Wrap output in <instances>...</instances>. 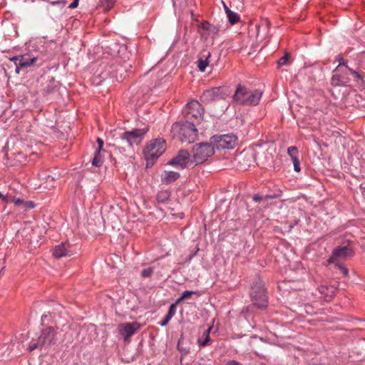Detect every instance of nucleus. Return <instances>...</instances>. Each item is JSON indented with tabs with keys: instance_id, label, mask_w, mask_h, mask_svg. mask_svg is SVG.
Here are the masks:
<instances>
[{
	"instance_id": "f257e3e1",
	"label": "nucleus",
	"mask_w": 365,
	"mask_h": 365,
	"mask_svg": "<svg viewBox=\"0 0 365 365\" xmlns=\"http://www.w3.org/2000/svg\"><path fill=\"white\" fill-rule=\"evenodd\" d=\"M214 153V145L210 142L197 143L192 147V154L184 152V168H194L204 163Z\"/></svg>"
},
{
	"instance_id": "f03ea898",
	"label": "nucleus",
	"mask_w": 365,
	"mask_h": 365,
	"mask_svg": "<svg viewBox=\"0 0 365 365\" xmlns=\"http://www.w3.org/2000/svg\"><path fill=\"white\" fill-rule=\"evenodd\" d=\"M165 150L166 141L163 138H156L150 141L143 150L147 167L152 166Z\"/></svg>"
},
{
	"instance_id": "7ed1b4c3",
	"label": "nucleus",
	"mask_w": 365,
	"mask_h": 365,
	"mask_svg": "<svg viewBox=\"0 0 365 365\" xmlns=\"http://www.w3.org/2000/svg\"><path fill=\"white\" fill-rule=\"evenodd\" d=\"M262 96V93L257 90L250 91L245 86L239 85L233 98L235 101L244 106L257 105Z\"/></svg>"
},
{
	"instance_id": "20e7f679",
	"label": "nucleus",
	"mask_w": 365,
	"mask_h": 365,
	"mask_svg": "<svg viewBox=\"0 0 365 365\" xmlns=\"http://www.w3.org/2000/svg\"><path fill=\"white\" fill-rule=\"evenodd\" d=\"M56 331L51 327L43 329L41 334L36 340L33 339L28 347L29 351H33L35 349L41 347L43 346H50L56 343Z\"/></svg>"
},
{
	"instance_id": "39448f33",
	"label": "nucleus",
	"mask_w": 365,
	"mask_h": 365,
	"mask_svg": "<svg viewBox=\"0 0 365 365\" xmlns=\"http://www.w3.org/2000/svg\"><path fill=\"white\" fill-rule=\"evenodd\" d=\"M250 296L253 306L259 309H262L267 307V299L266 290L261 281H257L253 284Z\"/></svg>"
},
{
	"instance_id": "423d86ee",
	"label": "nucleus",
	"mask_w": 365,
	"mask_h": 365,
	"mask_svg": "<svg viewBox=\"0 0 365 365\" xmlns=\"http://www.w3.org/2000/svg\"><path fill=\"white\" fill-rule=\"evenodd\" d=\"M210 143L217 150L233 149L237 143V138L235 135H213L210 138Z\"/></svg>"
},
{
	"instance_id": "0eeeda50",
	"label": "nucleus",
	"mask_w": 365,
	"mask_h": 365,
	"mask_svg": "<svg viewBox=\"0 0 365 365\" xmlns=\"http://www.w3.org/2000/svg\"><path fill=\"white\" fill-rule=\"evenodd\" d=\"M148 130V127L133 129L130 131H126L122 133L120 138L121 140L126 141L130 146H133V145H139Z\"/></svg>"
},
{
	"instance_id": "6e6552de",
	"label": "nucleus",
	"mask_w": 365,
	"mask_h": 365,
	"mask_svg": "<svg viewBox=\"0 0 365 365\" xmlns=\"http://www.w3.org/2000/svg\"><path fill=\"white\" fill-rule=\"evenodd\" d=\"M228 93L225 88L222 87H213L203 92L201 96V100L204 102H211L217 99H224Z\"/></svg>"
},
{
	"instance_id": "1a4fd4ad",
	"label": "nucleus",
	"mask_w": 365,
	"mask_h": 365,
	"mask_svg": "<svg viewBox=\"0 0 365 365\" xmlns=\"http://www.w3.org/2000/svg\"><path fill=\"white\" fill-rule=\"evenodd\" d=\"M184 113H185L186 120L189 121L192 118L198 120L203 114V108L198 101L192 100L187 103Z\"/></svg>"
},
{
	"instance_id": "9d476101",
	"label": "nucleus",
	"mask_w": 365,
	"mask_h": 365,
	"mask_svg": "<svg viewBox=\"0 0 365 365\" xmlns=\"http://www.w3.org/2000/svg\"><path fill=\"white\" fill-rule=\"evenodd\" d=\"M352 250L348 246L337 247L332 252V255L327 260L328 264H334L340 261L346 260L352 255Z\"/></svg>"
},
{
	"instance_id": "9b49d317",
	"label": "nucleus",
	"mask_w": 365,
	"mask_h": 365,
	"mask_svg": "<svg viewBox=\"0 0 365 365\" xmlns=\"http://www.w3.org/2000/svg\"><path fill=\"white\" fill-rule=\"evenodd\" d=\"M141 327L142 325L137 322L132 323L124 322L118 324V331L124 340L127 341Z\"/></svg>"
},
{
	"instance_id": "f8f14e48",
	"label": "nucleus",
	"mask_w": 365,
	"mask_h": 365,
	"mask_svg": "<svg viewBox=\"0 0 365 365\" xmlns=\"http://www.w3.org/2000/svg\"><path fill=\"white\" fill-rule=\"evenodd\" d=\"M198 133L194 123L186 120L184 123V141L187 140L188 143H192L197 140Z\"/></svg>"
},
{
	"instance_id": "ddd939ff",
	"label": "nucleus",
	"mask_w": 365,
	"mask_h": 365,
	"mask_svg": "<svg viewBox=\"0 0 365 365\" xmlns=\"http://www.w3.org/2000/svg\"><path fill=\"white\" fill-rule=\"evenodd\" d=\"M72 247L68 242L61 243L56 246L53 251V255L56 258H61L71 256L74 252L72 250Z\"/></svg>"
},
{
	"instance_id": "4468645a",
	"label": "nucleus",
	"mask_w": 365,
	"mask_h": 365,
	"mask_svg": "<svg viewBox=\"0 0 365 365\" xmlns=\"http://www.w3.org/2000/svg\"><path fill=\"white\" fill-rule=\"evenodd\" d=\"M36 61V57L31 58L29 55H21L20 61L16 63V72L19 73L20 68H24L31 66Z\"/></svg>"
},
{
	"instance_id": "2eb2a0df",
	"label": "nucleus",
	"mask_w": 365,
	"mask_h": 365,
	"mask_svg": "<svg viewBox=\"0 0 365 365\" xmlns=\"http://www.w3.org/2000/svg\"><path fill=\"white\" fill-rule=\"evenodd\" d=\"M180 177V173L178 172L165 170L160 175V180L162 183L168 185L175 182Z\"/></svg>"
},
{
	"instance_id": "dca6fc26",
	"label": "nucleus",
	"mask_w": 365,
	"mask_h": 365,
	"mask_svg": "<svg viewBox=\"0 0 365 365\" xmlns=\"http://www.w3.org/2000/svg\"><path fill=\"white\" fill-rule=\"evenodd\" d=\"M212 329V327L209 326L206 329H203L202 332V336L197 338L198 349L208 346L211 341L210 336V332Z\"/></svg>"
},
{
	"instance_id": "f3484780",
	"label": "nucleus",
	"mask_w": 365,
	"mask_h": 365,
	"mask_svg": "<svg viewBox=\"0 0 365 365\" xmlns=\"http://www.w3.org/2000/svg\"><path fill=\"white\" fill-rule=\"evenodd\" d=\"M319 292L325 300L329 301L335 295L336 288L334 286L323 284L319 286Z\"/></svg>"
},
{
	"instance_id": "a211bd4d",
	"label": "nucleus",
	"mask_w": 365,
	"mask_h": 365,
	"mask_svg": "<svg viewBox=\"0 0 365 365\" xmlns=\"http://www.w3.org/2000/svg\"><path fill=\"white\" fill-rule=\"evenodd\" d=\"M171 135L173 138L182 141V123L181 122H176L172 125Z\"/></svg>"
},
{
	"instance_id": "6ab92c4d",
	"label": "nucleus",
	"mask_w": 365,
	"mask_h": 365,
	"mask_svg": "<svg viewBox=\"0 0 365 365\" xmlns=\"http://www.w3.org/2000/svg\"><path fill=\"white\" fill-rule=\"evenodd\" d=\"M211 53L207 52L206 54L202 55L197 62V66L201 72H204L206 68L209 66L210 61V58Z\"/></svg>"
},
{
	"instance_id": "aec40b11",
	"label": "nucleus",
	"mask_w": 365,
	"mask_h": 365,
	"mask_svg": "<svg viewBox=\"0 0 365 365\" xmlns=\"http://www.w3.org/2000/svg\"><path fill=\"white\" fill-rule=\"evenodd\" d=\"M200 27L202 29H203L207 32L208 36H214L219 31V29L217 26H216L215 25H212L207 21L202 22L201 24Z\"/></svg>"
},
{
	"instance_id": "412c9836",
	"label": "nucleus",
	"mask_w": 365,
	"mask_h": 365,
	"mask_svg": "<svg viewBox=\"0 0 365 365\" xmlns=\"http://www.w3.org/2000/svg\"><path fill=\"white\" fill-rule=\"evenodd\" d=\"M223 4L225 13L227 14L230 23L231 24H235L237 23L240 21V16L237 13L231 11L225 3H223Z\"/></svg>"
},
{
	"instance_id": "4be33fe9",
	"label": "nucleus",
	"mask_w": 365,
	"mask_h": 365,
	"mask_svg": "<svg viewBox=\"0 0 365 365\" xmlns=\"http://www.w3.org/2000/svg\"><path fill=\"white\" fill-rule=\"evenodd\" d=\"M168 165H173V166H182V150H180L178 151V155L171 159L168 163Z\"/></svg>"
},
{
	"instance_id": "5701e85b",
	"label": "nucleus",
	"mask_w": 365,
	"mask_h": 365,
	"mask_svg": "<svg viewBox=\"0 0 365 365\" xmlns=\"http://www.w3.org/2000/svg\"><path fill=\"white\" fill-rule=\"evenodd\" d=\"M103 163V158L100 150H96L94 158L92 160V165L96 167H100Z\"/></svg>"
},
{
	"instance_id": "b1692460",
	"label": "nucleus",
	"mask_w": 365,
	"mask_h": 365,
	"mask_svg": "<svg viewBox=\"0 0 365 365\" xmlns=\"http://www.w3.org/2000/svg\"><path fill=\"white\" fill-rule=\"evenodd\" d=\"M182 301V295L180 296L175 304H173L169 309V312L166 316H169V318L171 319L175 314L176 307L178 304H180Z\"/></svg>"
},
{
	"instance_id": "393cba45",
	"label": "nucleus",
	"mask_w": 365,
	"mask_h": 365,
	"mask_svg": "<svg viewBox=\"0 0 365 365\" xmlns=\"http://www.w3.org/2000/svg\"><path fill=\"white\" fill-rule=\"evenodd\" d=\"M45 183H46V187L47 188H50V187H54V181L56 180V175H48L46 178H45Z\"/></svg>"
},
{
	"instance_id": "a878e982",
	"label": "nucleus",
	"mask_w": 365,
	"mask_h": 365,
	"mask_svg": "<svg viewBox=\"0 0 365 365\" xmlns=\"http://www.w3.org/2000/svg\"><path fill=\"white\" fill-rule=\"evenodd\" d=\"M287 153L292 160H294V158H297L298 150L297 147L291 146L288 148Z\"/></svg>"
},
{
	"instance_id": "bb28decb",
	"label": "nucleus",
	"mask_w": 365,
	"mask_h": 365,
	"mask_svg": "<svg viewBox=\"0 0 365 365\" xmlns=\"http://www.w3.org/2000/svg\"><path fill=\"white\" fill-rule=\"evenodd\" d=\"M8 201L14 203V205L18 207H21L24 200L21 198H16L15 197H9Z\"/></svg>"
},
{
	"instance_id": "cd10ccee",
	"label": "nucleus",
	"mask_w": 365,
	"mask_h": 365,
	"mask_svg": "<svg viewBox=\"0 0 365 365\" xmlns=\"http://www.w3.org/2000/svg\"><path fill=\"white\" fill-rule=\"evenodd\" d=\"M35 207V204L33 201H24L21 208H24L25 211H28Z\"/></svg>"
},
{
	"instance_id": "c85d7f7f",
	"label": "nucleus",
	"mask_w": 365,
	"mask_h": 365,
	"mask_svg": "<svg viewBox=\"0 0 365 365\" xmlns=\"http://www.w3.org/2000/svg\"><path fill=\"white\" fill-rule=\"evenodd\" d=\"M115 0H101L102 6H105L106 10H109L114 4Z\"/></svg>"
},
{
	"instance_id": "c756f323",
	"label": "nucleus",
	"mask_w": 365,
	"mask_h": 365,
	"mask_svg": "<svg viewBox=\"0 0 365 365\" xmlns=\"http://www.w3.org/2000/svg\"><path fill=\"white\" fill-rule=\"evenodd\" d=\"M191 295H194L196 298H198L200 294L197 291H184V299L189 298Z\"/></svg>"
},
{
	"instance_id": "7c9ffc66",
	"label": "nucleus",
	"mask_w": 365,
	"mask_h": 365,
	"mask_svg": "<svg viewBox=\"0 0 365 365\" xmlns=\"http://www.w3.org/2000/svg\"><path fill=\"white\" fill-rule=\"evenodd\" d=\"M153 273V269L151 267H148L147 269H145L141 272V276L143 277L147 278L150 277Z\"/></svg>"
},
{
	"instance_id": "2f4dec72",
	"label": "nucleus",
	"mask_w": 365,
	"mask_h": 365,
	"mask_svg": "<svg viewBox=\"0 0 365 365\" xmlns=\"http://www.w3.org/2000/svg\"><path fill=\"white\" fill-rule=\"evenodd\" d=\"M289 59V55L288 53H285L284 56H283L278 61V65L282 66L285 65L288 63Z\"/></svg>"
},
{
	"instance_id": "473e14b6",
	"label": "nucleus",
	"mask_w": 365,
	"mask_h": 365,
	"mask_svg": "<svg viewBox=\"0 0 365 365\" xmlns=\"http://www.w3.org/2000/svg\"><path fill=\"white\" fill-rule=\"evenodd\" d=\"M271 198H272V197L270 195L260 196L259 195H255L253 196V200H255V202H259L262 200H268Z\"/></svg>"
},
{
	"instance_id": "72a5a7b5",
	"label": "nucleus",
	"mask_w": 365,
	"mask_h": 365,
	"mask_svg": "<svg viewBox=\"0 0 365 365\" xmlns=\"http://www.w3.org/2000/svg\"><path fill=\"white\" fill-rule=\"evenodd\" d=\"M335 266L336 267H338L339 269L341 270V272H343V274L345 275V276H347L348 274H349V271L348 269L341 264L339 263V262H336Z\"/></svg>"
},
{
	"instance_id": "f704fd0d",
	"label": "nucleus",
	"mask_w": 365,
	"mask_h": 365,
	"mask_svg": "<svg viewBox=\"0 0 365 365\" xmlns=\"http://www.w3.org/2000/svg\"><path fill=\"white\" fill-rule=\"evenodd\" d=\"M341 81L339 75H334L331 78V83L333 86H336L339 85V82Z\"/></svg>"
},
{
	"instance_id": "c9c22d12",
	"label": "nucleus",
	"mask_w": 365,
	"mask_h": 365,
	"mask_svg": "<svg viewBox=\"0 0 365 365\" xmlns=\"http://www.w3.org/2000/svg\"><path fill=\"white\" fill-rule=\"evenodd\" d=\"M294 164V169L296 172L300 171V167H299V161L298 160V158H294V160H292Z\"/></svg>"
},
{
	"instance_id": "e433bc0d",
	"label": "nucleus",
	"mask_w": 365,
	"mask_h": 365,
	"mask_svg": "<svg viewBox=\"0 0 365 365\" xmlns=\"http://www.w3.org/2000/svg\"><path fill=\"white\" fill-rule=\"evenodd\" d=\"M349 71H350L351 73H352L353 75H354V76L359 79V80H361L363 81V78L362 76L358 73L356 72V71L350 68L349 67L348 68Z\"/></svg>"
},
{
	"instance_id": "4c0bfd02",
	"label": "nucleus",
	"mask_w": 365,
	"mask_h": 365,
	"mask_svg": "<svg viewBox=\"0 0 365 365\" xmlns=\"http://www.w3.org/2000/svg\"><path fill=\"white\" fill-rule=\"evenodd\" d=\"M336 60L339 62V66L343 65L345 66L347 68H349L346 63L344 62L343 57L341 55H339L336 57Z\"/></svg>"
},
{
	"instance_id": "58836bf2",
	"label": "nucleus",
	"mask_w": 365,
	"mask_h": 365,
	"mask_svg": "<svg viewBox=\"0 0 365 365\" xmlns=\"http://www.w3.org/2000/svg\"><path fill=\"white\" fill-rule=\"evenodd\" d=\"M97 143L98 144V148L97 150H100L101 151L102 150V148H103V140L101 138H97Z\"/></svg>"
},
{
	"instance_id": "ea45409f",
	"label": "nucleus",
	"mask_w": 365,
	"mask_h": 365,
	"mask_svg": "<svg viewBox=\"0 0 365 365\" xmlns=\"http://www.w3.org/2000/svg\"><path fill=\"white\" fill-rule=\"evenodd\" d=\"M170 320V319L169 318V316H166V317H165V318L164 319V320H163V321H162V322L160 323V324L161 326H165V325L168 323V322H169Z\"/></svg>"
},
{
	"instance_id": "a19ab883",
	"label": "nucleus",
	"mask_w": 365,
	"mask_h": 365,
	"mask_svg": "<svg viewBox=\"0 0 365 365\" xmlns=\"http://www.w3.org/2000/svg\"><path fill=\"white\" fill-rule=\"evenodd\" d=\"M78 5V0H74L70 5L69 8L74 9L76 8Z\"/></svg>"
},
{
	"instance_id": "79ce46f5",
	"label": "nucleus",
	"mask_w": 365,
	"mask_h": 365,
	"mask_svg": "<svg viewBox=\"0 0 365 365\" xmlns=\"http://www.w3.org/2000/svg\"><path fill=\"white\" fill-rule=\"evenodd\" d=\"M21 56H16L11 58L12 61L14 62L15 65L16 66V63H19L20 61Z\"/></svg>"
},
{
	"instance_id": "37998d69",
	"label": "nucleus",
	"mask_w": 365,
	"mask_h": 365,
	"mask_svg": "<svg viewBox=\"0 0 365 365\" xmlns=\"http://www.w3.org/2000/svg\"><path fill=\"white\" fill-rule=\"evenodd\" d=\"M0 198H1L4 201L8 202V198H9V197H8V196H4V195H1V193L0 192Z\"/></svg>"
},
{
	"instance_id": "c03bdc74",
	"label": "nucleus",
	"mask_w": 365,
	"mask_h": 365,
	"mask_svg": "<svg viewBox=\"0 0 365 365\" xmlns=\"http://www.w3.org/2000/svg\"><path fill=\"white\" fill-rule=\"evenodd\" d=\"M227 365H240L239 363L235 361H229Z\"/></svg>"
},
{
	"instance_id": "a18cd8bd",
	"label": "nucleus",
	"mask_w": 365,
	"mask_h": 365,
	"mask_svg": "<svg viewBox=\"0 0 365 365\" xmlns=\"http://www.w3.org/2000/svg\"><path fill=\"white\" fill-rule=\"evenodd\" d=\"M181 338H182V336H180V339H181ZM178 349L180 351V339H179V341H178Z\"/></svg>"
},
{
	"instance_id": "49530a36",
	"label": "nucleus",
	"mask_w": 365,
	"mask_h": 365,
	"mask_svg": "<svg viewBox=\"0 0 365 365\" xmlns=\"http://www.w3.org/2000/svg\"><path fill=\"white\" fill-rule=\"evenodd\" d=\"M180 364H182V356H181L180 357Z\"/></svg>"
},
{
	"instance_id": "de8ad7c7",
	"label": "nucleus",
	"mask_w": 365,
	"mask_h": 365,
	"mask_svg": "<svg viewBox=\"0 0 365 365\" xmlns=\"http://www.w3.org/2000/svg\"><path fill=\"white\" fill-rule=\"evenodd\" d=\"M197 251H199V249H197V250H196V251H195V254H196Z\"/></svg>"
},
{
	"instance_id": "09e8293b",
	"label": "nucleus",
	"mask_w": 365,
	"mask_h": 365,
	"mask_svg": "<svg viewBox=\"0 0 365 365\" xmlns=\"http://www.w3.org/2000/svg\"><path fill=\"white\" fill-rule=\"evenodd\" d=\"M315 365H322V364H315Z\"/></svg>"
}]
</instances>
